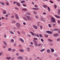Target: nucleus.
<instances>
[{
	"label": "nucleus",
	"instance_id": "nucleus-1",
	"mask_svg": "<svg viewBox=\"0 0 60 60\" xmlns=\"http://www.w3.org/2000/svg\"><path fill=\"white\" fill-rule=\"evenodd\" d=\"M24 20H26V21H27V20H33L32 18H30V16H26V18L25 17H24L23 18Z\"/></svg>",
	"mask_w": 60,
	"mask_h": 60
},
{
	"label": "nucleus",
	"instance_id": "nucleus-2",
	"mask_svg": "<svg viewBox=\"0 0 60 60\" xmlns=\"http://www.w3.org/2000/svg\"><path fill=\"white\" fill-rule=\"evenodd\" d=\"M30 33L31 34H32V35H33V36L34 35L35 36H37L38 37H39V35L38 34H34L33 32L31 31L30 32Z\"/></svg>",
	"mask_w": 60,
	"mask_h": 60
},
{
	"label": "nucleus",
	"instance_id": "nucleus-3",
	"mask_svg": "<svg viewBox=\"0 0 60 60\" xmlns=\"http://www.w3.org/2000/svg\"><path fill=\"white\" fill-rule=\"evenodd\" d=\"M51 21L52 23H55L56 22V19L54 17H52L51 18Z\"/></svg>",
	"mask_w": 60,
	"mask_h": 60
},
{
	"label": "nucleus",
	"instance_id": "nucleus-4",
	"mask_svg": "<svg viewBox=\"0 0 60 60\" xmlns=\"http://www.w3.org/2000/svg\"><path fill=\"white\" fill-rule=\"evenodd\" d=\"M33 41L34 42V44H35V45L36 46H38V45L37 44V42L36 41L34 40Z\"/></svg>",
	"mask_w": 60,
	"mask_h": 60
},
{
	"label": "nucleus",
	"instance_id": "nucleus-5",
	"mask_svg": "<svg viewBox=\"0 0 60 60\" xmlns=\"http://www.w3.org/2000/svg\"><path fill=\"white\" fill-rule=\"evenodd\" d=\"M19 40L20 41H21V42L23 43L24 42V40L22 39V38H19Z\"/></svg>",
	"mask_w": 60,
	"mask_h": 60
},
{
	"label": "nucleus",
	"instance_id": "nucleus-6",
	"mask_svg": "<svg viewBox=\"0 0 60 60\" xmlns=\"http://www.w3.org/2000/svg\"><path fill=\"white\" fill-rule=\"evenodd\" d=\"M46 33H48V34H53V33L52 32L50 31H46Z\"/></svg>",
	"mask_w": 60,
	"mask_h": 60
},
{
	"label": "nucleus",
	"instance_id": "nucleus-7",
	"mask_svg": "<svg viewBox=\"0 0 60 60\" xmlns=\"http://www.w3.org/2000/svg\"><path fill=\"white\" fill-rule=\"evenodd\" d=\"M16 25L18 26H20V24L19 23H16Z\"/></svg>",
	"mask_w": 60,
	"mask_h": 60
},
{
	"label": "nucleus",
	"instance_id": "nucleus-8",
	"mask_svg": "<svg viewBox=\"0 0 60 60\" xmlns=\"http://www.w3.org/2000/svg\"><path fill=\"white\" fill-rule=\"evenodd\" d=\"M15 18L16 19H19V16H18V15L17 14H15Z\"/></svg>",
	"mask_w": 60,
	"mask_h": 60
},
{
	"label": "nucleus",
	"instance_id": "nucleus-9",
	"mask_svg": "<svg viewBox=\"0 0 60 60\" xmlns=\"http://www.w3.org/2000/svg\"><path fill=\"white\" fill-rule=\"evenodd\" d=\"M33 27L35 29H38V27L36 26H33Z\"/></svg>",
	"mask_w": 60,
	"mask_h": 60
},
{
	"label": "nucleus",
	"instance_id": "nucleus-10",
	"mask_svg": "<svg viewBox=\"0 0 60 60\" xmlns=\"http://www.w3.org/2000/svg\"><path fill=\"white\" fill-rule=\"evenodd\" d=\"M53 36L55 37L58 36H59V34H55L53 35Z\"/></svg>",
	"mask_w": 60,
	"mask_h": 60
},
{
	"label": "nucleus",
	"instance_id": "nucleus-11",
	"mask_svg": "<svg viewBox=\"0 0 60 60\" xmlns=\"http://www.w3.org/2000/svg\"><path fill=\"white\" fill-rule=\"evenodd\" d=\"M40 19L41 20H42L43 21H44V22L45 21V20L43 18V17H41L40 18Z\"/></svg>",
	"mask_w": 60,
	"mask_h": 60
},
{
	"label": "nucleus",
	"instance_id": "nucleus-12",
	"mask_svg": "<svg viewBox=\"0 0 60 60\" xmlns=\"http://www.w3.org/2000/svg\"><path fill=\"white\" fill-rule=\"evenodd\" d=\"M54 16L56 17L57 18H60V17L59 16H58L56 15H55Z\"/></svg>",
	"mask_w": 60,
	"mask_h": 60
},
{
	"label": "nucleus",
	"instance_id": "nucleus-13",
	"mask_svg": "<svg viewBox=\"0 0 60 60\" xmlns=\"http://www.w3.org/2000/svg\"><path fill=\"white\" fill-rule=\"evenodd\" d=\"M18 58L19 59H23V58L21 56H20L18 57Z\"/></svg>",
	"mask_w": 60,
	"mask_h": 60
},
{
	"label": "nucleus",
	"instance_id": "nucleus-14",
	"mask_svg": "<svg viewBox=\"0 0 60 60\" xmlns=\"http://www.w3.org/2000/svg\"><path fill=\"white\" fill-rule=\"evenodd\" d=\"M33 10H38L39 8H32Z\"/></svg>",
	"mask_w": 60,
	"mask_h": 60
},
{
	"label": "nucleus",
	"instance_id": "nucleus-15",
	"mask_svg": "<svg viewBox=\"0 0 60 60\" xmlns=\"http://www.w3.org/2000/svg\"><path fill=\"white\" fill-rule=\"evenodd\" d=\"M16 4L17 5H18V6H20V4H19V3L18 2H16Z\"/></svg>",
	"mask_w": 60,
	"mask_h": 60
},
{
	"label": "nucleus",
	"instance_id": "nucleus-16",
	"mask_svg": "<svg viewBox=\"0 0 60 60\" xmlns=\"http://www.w3.org/2000/svg\"><path fill=\"white\" fill-rule=\"evenodd\" d=\"M3 14H6V11L5 10L3 11Z\"/></svg>",
	"mask_w": 60,
	"mask_h": 60
},
{
	"label": "nucleus",
	"instance_id": "nucleus-17",
	"mask_svg": "<svg viewBox=\"0 0 60 60\" xmlns=\"http://www.w3.org/2000/svg\"><path fill=\"white\" fill-rule=\"evenodd\" d=\"M22 10L23 11H27V9L25 8H22Z\"/></svg>",
	"mask_w": 60,
	"mask_h": 60
},
{
	"label": "nucleus",
	"instance_id": "nucleus-18",
	"mask_svg": "<svg viewBox=\"0 0 60 60\" xmlns=\"http://www.w3.org/2000/svg\"><path fill=\"white\" fill-rule=\"evenodd\" d=\"M27 49L28 52H29L30 51V49L29 47H27Z\"/></svg>",
	"mask_w": 60,
	"mask_h": 60
},
{
	"label": "nucleus",
	"instance_id": "nucleus-19",
	"mask_svg": "<svg viewBox=\"0 0 60 60\" xmlns=\"http://www.w3.org/2000/svg\"><path fill=\"white\" fill-rule=\"evenodd\" d=\"M11 58V57H6V59H8V60H10Z\"/></svg>",
	"mask_w": 60,
	"mask_h": 60
},
{
	"label": "nucleus",
	"instance_id": "nucleus-20",
	"mask_svg": "<svg viewBox=\"0 0 60 60\" xmlns=\"http://www.w3.org/2000/svg\"><path fill=\"white\" fill-rule=\"evenodd\" d=\"M9 33L11 34H14V33H13V32L11 31H9Z\"/></svg>",
	"mask_w": 60,
	"mask_h": 60
},
{
	"label": "nucleus",
	"instance_id": "nucleus-21",
	"mask_svg": "<svg viewBox=\"0 0 60 60\" xmlns=\"http://www.w3.org/2000/svg\"><path fill=\"white\" fill-rule=\"evenodd\" d=\"M0 3L2 4V5H5V4H4V3L3 2H0Z\"/></svg>",
	"mask_w": 60,
	"mask_h": 60
},
{
	"label": "nucleus",
	"instance_id": "nucleus-22",
	"mask_svg": "<svg viewBox=\"0 0 60 60\" xmlns=\"http://www.w3.org/2000/svg\"><path fill=\"white\" fill-rule=\"evenodd\" d=\"M47 51L48 53H49L50 52V50L49 49H48L47 50Z\"/></svg>",
	"mask_w": 60,
	"mask_h": 60
},
{
	"label": "nucleus",
	"instance_id": "nucleus-23",
	"mask_svg": "<svg viewBox=\"0 0 60 60\" xmlns=\"http://www.w3.org/2000/svg\"><path fill=\"white\" fill-rule=\"evenodd\" d=\"M45 50V49H43L40 50V52H42V51H44Z\"/></svg>",
	"mask_w": 60,
	"mask_h": 60
},
{
	"label": "nucleus",
	"instance_id": "nucleus-24",
	"mask_svg": "<svg viewBox=\"0 0 60 60\" xmlns=\"http://www.w3.org/2000/svg\"><path fill=\"white\" fill-rule=\"evenodd\" d=\"M48 41H50V42H52V40H51L50 39H48Z\"/></svg>",
	"mask_w": 60,
	"mask_h": 60
},
{
	"label": "nucleus",
	"instance_id": "nucleus-25",
	"mask_svg": "<svg viewBox=\"0 0 60 60\" xmlns=\"http://www.w3.org/2000/svg\"><path fill=\"white\" fill-rule=\"evenodd\" d=\"M51 51L52 52H53L54 51V49L53 48H51Z\"/></svg>",
	"mask_w": 60,
	"mask_h": 60
},
{
	"label": "nucleus",
	"instance_id": "nucleus-26",
	"mask_svg": "<svg viewBox=\"0 0 60 60\" xmlns=\"http://www.w3.org/2000/svg\"><path fill=\"white\" fill-rule=\"evenodd\" d=\"M6 4L8 6L9 5V2L7 1L6 2Z\"/></svg>",
	"mask_w": 60,
	"mask_h": 60
},
{
	"label": "nucleus",
	"instance_id": "nucleus-27",
	"mask_svg": "<svg viewBox=\"0 0 60 60\" xmlns=\"http://www.w3.org/2000/svg\"><path fill=\"white\" fill-rule=\"evenodd\" d=\"M21 52H24V50L23 49H21L19 50Z\"/></svg>",
	"mask_w": 60,
	"mask_h": 60
},
{
	"label": "nucleus",
	"instance_id": "nucleus-28",
	"mask_svg": "<svg viewBox=\"0 0 60 60\" xmlns=\"http://www.w3.org/2000/svg\"><path fill=\"white\" fill-rule=\"evenodd\" d=\"M10 15V14L8 13V14H7L5 15V17H8V16H9Z\"/></svg>",
	"mask_w": 60,
	"mask_h": 60
},
{
	"label": "nucleus",
	"instance_id": "nucleus-29",
	"mask_svg": "<svg viewBox=\"0 0 60 60\" xmlns=\"http://www.w3.org/2000/svg\"><path fill=\"white\" fill-rule=\"evenodd\" d=\"M58 14L59 15H60V10H58Z\"/></svg>",
	"mask_w": 60,
	"mask_h": 60
},
{
	"label": "nucleus",
	"instance_id": "nucleus-30",
	"mask_svg": "<svg viewBox=\"0 0 60 60\" xmlns=\"http://www.w3.org/2000/svg\"><path fill=\"white\" fill-rule=\"evenodd\" d=\"M26 14H27V15H31V14L29 12H27L26 13Z\"/></svg>",
	"mask_w": 60,
	"mask_h": 60
},
{
	"label": "nucleus",
	"instance_id": "nucleus-31",
	"mask_svg": "<svg viewBox=\"0 0 60 60\" xmlns=\"http://www.w3.org/2000/svg\"><path fill=\"white\" fill-rule=\"evenodd\" d=\"M43 7H44V8H47L48 6H47V5H44L43 6Z\"/></svg>",
	"mask_w": 60,
	"mask_h": 60
},
{
	"label": "nucleus",
	"instance_id": "nucleus-32",
	"mask_svg": "<svg viewBox=\"0 0 60 60\" xmlns=\"http://www.w3.org/2000/svg\"><path fill=\"white\" fill-rule=\"evenodd\" d=\"M3 43L5 45H6V46H7V44H6V42H5V41H4Z\"/></svg>",
	"mask_w": 60,
	"mask_h": 60
},
{
	"label": "nucleus",
	"instance_id": "nucleus-33",
	"mask_svg": "<svg viewBox=\"0 0 60 60\" xmlns=\"http://www.w3.org/2000/svg\"><path fill=\"white\" fill-rule=\"evenodd\" d=\"M21 3L22 4H23V3H25V1H21Z\"/></svg>",
	"mask_w": 60,
	"mask_h": 60
},
{
	"label": "nucleus",
	"instance_id": "nucleus-34",
	"mask_svg": "<svg viewBox=\"0 0 60 60\" xmlns=\"http://www.w3.org/2000/svg\"><path fill=\"white\" fill-rule=\"evenodd\" d=\"M58 29H54V31H58Z\"/></svg>",
	"mask_w": 60,
	"mask_h": 60
},
{
	"label": "nucleus",
	"instance_id": "nucleus-35",
	"mask_svg": "<svg viewBox=\"0 0 60 60\" xmlns=\"http://www.w3.org/2000/svg\"><path fill=\"white\" fill-rule=\"evenodd\" d=\"M57 41H60V38H58L57 39Z\"/></svg>",
	"mask_w": 60,
	"mask_h": 60
},
{
	"label": "nucleus",
	"instance_id": "nucleus-36",
	"mask_svg": "<svg viewBox=\"0 0 60 60\" xmlns=\"http://www.w3.org/2000/svg\"><path fill=\"white\" fill-rule=\"evenodd\" d=\"M48 11H50V8L49 7H48Z\"/></svg>",
	"mask_w": 60,
	"mask_h": 60
},
{
	"label": "nucleus",
	"instance_id": "nucleus-37",
	"mask_svg": "<svg viewBox=\"0 0 60 60\" xmlns=\"http://www.w3.org/2000/svg\"><path fill=\"white\" fill-rule=\"evenodd\" d=\"M44 35H45V37H48V35L46 34H45Z\"/></svg>",
	"mask_w": 60,
	"mask_h": 60
},
{
	"label": "nucleus",
	"instance_id": "nucleus-38",
	"mask_svg": "<svg viewBox=\"0 0 60 60\" xmlns=\"http://www.w3.org/2000/svg\"><path fill=\"white\" fill-rule=\"evenodd\" d=\"M49 27H51V25L50 24H49Z\"/></svg>",
	"mask_w": 60,
	"mask_h": 60
},
{
	"label": "nucleus",
	"instance_id": "nucleus-39",
	"mask_svg": "<svg viewBox=\"0 0 60 60\" xmlns=\"http://www.w3.org/2000/svg\"><path fill=\"white\" fill-rule=\"evenodd\" d=\"M3 54V52H0V56H2V54Z\"/></svg>",
	"mask_w": 60,
	"mask_h": 60
},
{
	"label": "nucleus",
	"instance_id": "nucleus-40",
	"mask_svg": "<svg viewBox=\"0 0 60 60\" xmlns=\"http://www.w3.org/2000/svg\"><path fill=\"white\" fill-rule=\"evenodd\" d=\"M40 28L41 29H42V28H43V27H42V26H40Z\"/></svg>",
	"mask_w": 60,
	"mask_h": 60
},
{
	"label": "nucleus",
	"instance_id": "nucleus-41",
	"mask_svg": "<svg viewBox=\"0 0 60 60\" xmlns=\"http://www.w3.org/2000/svg\"><path fill=\"white\" fill-rule=\"evenodd\" d=\"M39 36L40 37H42V35L41 34H39Z\"/></svg>",
	"mask_w": 60,
	"mask_h": 60
},
{
	"label": "nucleus",
	"instance_id": "nucleus-42",
	"mask_svg": "<svg viewBox=\"0 0 60 60\" xmlns=\"http://www.w3.org/2000/svg\"><path fill=\"white\" fill-rule=\"evenodd\" d=\"M12 23H16V21H12Z\"/></svg>",
	"mask_w": 60,
	"mask_h": 60
},
{
	"label": "nucleus",
	"instance_id": "nucleus-43",
	"mask_svg": "<svg viewBox=\"0 0 60 60\" xmlns=\"http://www.w3.org/2000/svg\"><path fill=\"white\" fill-rule=\"evenodd\" d=\"M34 40H38V39H37V38H34Z\"/></svg>",
	"mask_w": 60,
	"mask_h": 60
},
{
	"label": "nucleus",
	"instance_id": "nucleus-44",
	"mask_svg": "<svg viewBox=\"0 0 60 60\" xmlns=\"http://www.w3.org/2000/svg\"><path fill=\"white\" fill-rule=\"evenodd\" d=\"M35 18L36 19H39V17L38 16H35Z\"/></svg>",
	"mask_w": 60,
	"mask_h": 60
},
{
	"label": "nucleus",
	"instance_id": "nucleus-45",
	"mask_svg": "<svg viewBox=\"0 0 60 60\" xmlns=\"http://www.w3.org/2000/svg\"><path fill=\"white\" fill-rule=\"evenodd\" d=\"M56 5H54V8L55 9H56Z\"/></svg>",
	"mask_w": 60,
	"mask_h": 60
},
{
	"label": "nucleus",
	"instance_id": "nucleus-46",
	"mask_svg": "<svg viewBox=\"0 0 60 60\" xmlns=\"http://www.w3.org/2000/svg\"><path fill=\"white\" fill-rule=\"evenodd\" d=\"M22 5H23V6H24V7H26V5L25 4H22Z\"/></svg>",
	"mask_w": 60,
	"mask_h": 60
},
{
	"label": "nucleus",
	"instance_id": "nucleus-47",
	"mask_svg": "<svg viewBox=\"0 0 60 60\" xmlns=\"http://www.w3.org/2000/svg\"><path fill=\"white\" fill-rule=\"evenodd\" d=\"M12 51L13 52H15V49H13L12 50Z\"/></svg>",
	"mask_w": 60,
	"mask_h": 60
},
{
	"label": "nucleus",
	"instance_id": "nucleus-48",
	"mask_svg": "<svg viewBox=\"0 0 60 60\" xmlns=\"http://www.w3.org/2000/svg\"><path fill=\"white\" fill-rule=\"evenodd\" d=\"M11 42H14V40L13 39H12L11 40Z\"/></svg>",
	"mask_w": 60,
	"mask_h": 60
},
{
	"label": "nucleus",
	"instance_id": "nucleus-49",
	"mask_svg": "<svg viewBox=\"0 0 60 60\" xmlns=\"http://www.w3.org/2000/svg\"><path fill=\"white\" fill-rule=\"evenodd\" d=\"M50 3H52V4H53L54 3L51 0H50Z\"/></svg>",
	"mask_w": 60,
	"mask_h": 60
},
{
	"label": "nucleus",
	"instance_id": "nucleus-50",
	"mask_svg": "<svg viewBox=\"0 0 60 60\" xmlns=\"http://www.w3.org/2000/svg\"><path fill=\"white\" fill-rule=\"evenodd\" d=\"M9 51H11V48H9L8 49Z\"/></svg>",
	"mask_w": 60,
	"mask_h": 60
},
{
	"label": "nucleus",
	"instance_id": "nucleus-51",
	"mask_svg": "<svg viewBox=\"0 0 60 60\" xmlns=\"http://www.w3.org/2000/svg\"><path fill=\"white\" fill-rule=\"evenodd\" d=\"M41 41H42V42H43V39L41 38Z\"/></svg>",
	"mask_w": 60,
	"mask_h": 60
},
{
	"label": "nucleus",
	"instance_id": "nucleus-52",
	"mask_svg": "<svg viewBox=\"0 0 60 60\" xmlns=\"http://www.w3.org/2000/svg\"><path fill=\"white\" fill-rule=\"evenodd\" d=\"M4 37H5V38H6V37L7 36H6V34H4Z\"/></svg>",
	"mask_w": 60,
	"mask_h": 60
},
{
	"label": "nucleus",
	"instance_id": "nucleus-53",
	"mask_svg": "<svg viewBox=\"0 0 60 60\" xmlns=\"http://www.w3.org/2000/svg\"><path fill=\"white\" fill-rule=\"evenodd\" d=\"M26 22H24L23 23V24L24 25H26Z\"/></svg>",
	"mask_w": 60,
	"mask_h": 60
},
{
	"label": "nucleus",
	"instance_id": "nucleus-54",
	"mask_svg": "<svg viewBox=\"0 0 60 60\" xmlns=\"http://www.w3.org/2000/svg\"><path fill=\"white\" fill-rule=\"evenodd\" d=\"M18 33L19 34H20V32L19 31H18Z\"/></svg>",
	"mask_w": 60,
	"mask_h": 60
},
{
	"label": "nucleus",
	"instance_id": "nucleus-55",
	"mask_svg": "<svg viewBox=\"0 0 60 60\" xmlns=\"http://www.w3.org/2000/svg\"><path fill=\"white\" fill-rule=\"evenodd\" d=\"M15 9L16 10H19V8H17V7L15 8Z\"/></svg>",
	"mask_w": 60,
	"mask_h": 60
},
{
	"label": "nucleus",
	"instance_id": "nucleus-56",
	"mask_svg": "<svg viewBox=\"0 0 60 60\" xmlns=\"http://www.w3.org/2000/svg\"><path fill=\"white\" fill-rule=\"evenodd\" d=\"M30 44H31L32 45H33V42H30Z\"/></svg>",
	"mask_w": 60,
	"mask_h": 60
},
{
	"label": "nucleus",
	"instance_id": "nucleus-57",
	"mask_svg": "<svg viewBox=\"0 0 60 60\" xmlns=\"http://www.w3.org/2000/svg\"><path fill=\"white\" fill-rule=\"evenodd\" d=\"M2 24H1V22L0 21V26H2Z\"/></svg>",
	"mask_w": 60,
	"mask_h": 60
},
{
	"label": "nucleus",
	"instance_id": "nucleus-58",
	"mask_svg": "<svg viewBox=\"0 0 60 60\" xmlns=\"http://www.w3.org/2000/svg\"><path fill=\"white\" fill-rule=\"evenodd\" d=\"M39 23V22H38V26H40V25H39V24H38Z\"/></svg>",
	"mask_w": 60,
	"mask_h": 60
},
{
	"label": "nucleus",
	"instance_id": "nucleus-59",
	"mask_svg": "<svg viewBox=\"0 0 60 60\" xmlns=\"http://www.w3.org/2000/svg\"><path fill=\"white\" fill-rule=\"evenodd\" d=\"M33 13L34 14H36V13L35 11H34L33 12Z\"/></svg>",
	"mask_w": 60,
	"mask_h": 60
},
{
	"label": "nucleus",
	"instance_id": "nucleus-60",
	"mask_svg": "<svg viewBox=\"0 0 60 60\" xmlns=\"http://www.w3.org/2000/svg\"><path fill=\"white\" fill-rule=\"evenodd\" d=\"M28 36H29V37H30V36H31V35H30V34H28Z\"/></svg>",
	"mask_w": 60,
	"mask_h": 60
},
{
	"label": "nucleus",
	"instance_id": "nucleus-61",
	"mask_svg": "<svg viewBox=\"0 0 60 60\" xmlns=\"http://www.w3.org/2000/svg\"><path fill=\"white\" fill-rule=\"evenodd\" d=\"M43 14H44V15H46V13L45 12H44L43 13Z\"/></svg>",
	"mask_w": 60,
	"mask_h": 60
},
{
	"label": "nucleus",
	"instance_id": "nucleus-62",
	"mask_svg": "<svg viewBox=\"0 0 60 60\" xmlns=\"http://www.w3.org/2000/svg\"><path fill=\"white\" fill-rule=\"evenodd\" d=\"M58 32L59 34H60V30H58Z\"/></svg>",
	"mask_w": 60,
	"mask_h": 60
},
{
	"label": "nucleus",
	"instance_id": "nucleus-63",
	"mask_svg": "<svg viewBox=\"0 0 60 60\" xmlns=\"http://www.w3.org/2000/svg\"><path fill=\"white\" fill-rule=\"evenodd\" d=\"M58 23H60V21L58 20Z\"/></svg>",
	"mask_w": 60,
	"mask_h": 60
},
{
	"label": "nucleus",
	"instance_id": "nucleus-64",
	"mask_svg": "<svg viewBox=\"0 0 60 60\" xmlns=\"http://www.w3.org/2000/svg\"><path fill=\"white\" fill-rule=\"evenodd\" d=\"M15 59V58L14 57H13V58H12L11 59L12 60H14Z\"/></svg>",
	"mask_w": 60,
	"mask_h": 60
}]
</instances>
